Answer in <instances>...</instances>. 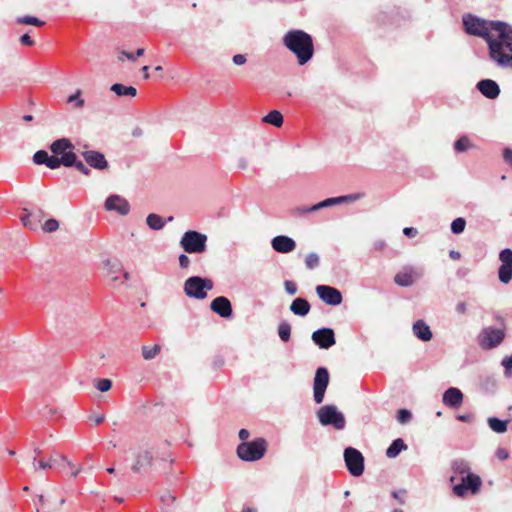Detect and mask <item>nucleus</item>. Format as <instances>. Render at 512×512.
I'll return each instance as SVG.
<instances>
[{
  "mask_svg": "<svg viewBox=\"0 0 512 512\" xmlns=\"http://www.w3.org/2000/svg\"><path fill=\"white\" fill-rule=\"evenodd\" d=\"M463 25L467 34L483 38L487 42L489 57L491 45H500L512 32V26L505 22L488 21L470 14L463 17Z\"/></svg>",
  "mask_w": 512,
  "mask_h": 512,
  "instance_id": "obj_1",
  "label": "nucleus"
},
{
  "mask_svg": "<svg viewBox=\"0 0 512 512\" xmlns=\"http://www.w3.org/2000/svg\"><path fill=\"white\" fill-rule=\"evenodd\" d=\"M283 44L296 55L300 65L306 64L313 56L312 37L303 30H290L283 37Z\"/></svg>",
  "mask_w": 512,
  "mask_h": 512,
  "instance_id": "obj_2",
  "label": "nucleus"
},
{
  "mask_svg": "<svg viewBox=\"0 0 512 512\" xmlns=\"http://www.w3.org/2000/svg\"><path fill=\"white\" fill-rule=\"evenodd\" d=\"M268 443L264 438H256L242 442L237 446V456L245 462H255L262 459L267 451Z\"/></svg>",
  "mask_w": 512,
  "mask_h": 512,
  "instance_id": "obj_3",
  "label": "nucleus"
},
{
  "mask_svg": "<svg viewBox=\"0 0 512 512\" xmlns=\"http://www.w3.org/2000/svg\"><path fill=\"white\" fill-rule=\"evenodd\" d=\"M207 240L206 234L196 230H188L182 235L179 244L185 253L202 254L207 249Z\"/></svg>",
  "mask_w": 512,
  "mask_h": 512,
  "instance_id": "obj_4",
  "label": "nucleus"
},
{
  "mask_svg": "<svg viewBox=\"0 0 512 512\" xmlns=\"http://www.w3.org/2000/svg\"><path fill=\"white\" fill-rule=\"evenodd\" d=\"M214 283L209 278L191 276L184 282L183 289L189 298L203 300L207 297V291L212 290Z\"/></svg>",
  "mask_w": 512,
  "mask_h": 512,
  "instance_id": "obj_5",
  "label": "nucleus"
},
{
  "mask_svg": "<svg viewBox=\"0 0 512 512\" xmlns=\"http://www.w3.org/2000/svg\"><path fill=\"white\" fill-rule=\"evenodd\" d=\"M131 470L137 474L146 473L153 465L154 453L148 445L131 449Z\"/></svg>",
  "mask_w": 512,
  "mask_h": 512,
  "instance_id": "obj_6",
  "label": "nucleus"
},
{
  "mask_svg": "<svg viewBox=\"0 0 512 512\" xmlns=\"http://www.w3.org/2000/svg\"><path fill=\"white\" fill-rule=\"evenodd\" d=\"M490 58L501 68H512V32L500 45H491Z\"/></svg>",
  "mask_w": 512,
  "mask_h": 512,
  "instance_id": "obj_7",
  "label": "nucleus"
},
{
  "mask_svg": "<svg viewBox=\"0 0 512 512\" xmlns=\"http://www.w3.org/2000/svg\"><path fill=\"white\" fill-rule=\"evenodd\" d=\"M317 416L323 426H333L337 430H342L345 427L344 415L334 405L322 406L318 410Z\"/></svg>",
  "mask_w": 512,
  "mask_h": 512,
  "instance_id": "obj_8",
  "label": "nucleus"
},
{
  "mask_svg": "<svg viewBox=\"0 0 512 512\" xmlns=\"http://www.w3.org/2000/svg\"><path fill=\"white\" fill-rule=\"evenodd\" d=\"M482 486V480L477 474H468L460 477V483L454 485L453 493L458 497H465L468 492L475 495Z\"/></svg>",
  "mask_w": 512,
  "mask_h": 512,
  "instance_id": "obj_9",
  "label": "nucleus"
},
{
  "mask_svg": "<svg viewBox=\"0 0 512 512\" xmlns=\"http://www.w3.org/2000/svg\"><path fill=\"white\" fill-rule=\"evenodd\" d=\"M344 461L349 473L354 477H359L364 471V457L362 453L353 447H347L344 450Z\"/></svg>",
  "mask_w": 512,
  "mask_h": 512,
  "instance_id": "obj_10",
  "label": "nucleus"
},
{
  "mask_svg": "<svg viewBox=\"0 0 512 512\" xmlns=\"http://www.w3.org/2000/svg\"><path fill=\"white\" fill-rule=\"evenodd\" d=\"M424 275L421 267L405 266L394 276V282L401 287H410Z\"/></svg>",
  "mask_w": 512,
  "mask_h": 512,
  "instance_id": "obj_11",
  "label": "nucleus"
},
{
  "mask_svg": "<svg viewBox=\"0 0 512 512\" xmlns=\"http://www.w3.org/2000/svg\"><path fill=\"white\" fill-rule=\"evenodd\" d=\"M329 384V372L325 367H319L316 370L313 382V396L317 404L323 402L325 391Z\"/></svg>",
  "mask_w": 512,
  "mask_h": 512,
  "instance_id": "obj_12",
  "label": "nucleus"
},
{
  "mask_svg": "<svg viewBox=\"0 0 512 512\" xmlns=\"http://www.w3.org/2000/svg\"><path fill=\"white\" fill-rule=\"evenodd\" d=\"M505 333L502 329L488 327L479 336V345L486 350L499 345L504 339Z\"/></svg>",
  "mask_w": 512,
  "mask_h": 512,
  "instance_id": "obj_13",
  "label": "nucleus"
},
{
  "mask_svg": "<svg viewBox=\"0 0 512 512\" xmlns=\"http://www.w3.org/2000/svg\"><path fill=\"white\" fill-rule=\"evenodd\" d=\"M33 468L34 470L41 469H51L52 467L63 468L64 466L72 467L73 463L67 459L66 456L53 452L47 461L39 460L37 461L36 456L33 458Z\"/></svg>",
  "mask_w": 512,
  "mask_h": 512,
  "instance_id": "obj_14",
  "label": "nucleus"
},
{
  "mask_svg": "<svg viewBox=\"0 0 512 512\" xmlns=\"http://www.w3.org/2000/svg\"><path fill=\"white\" fill-rule=\"evenodd\" d=\"M316 293L318 297L328 305L337 306L341 304L343 300L341 292L328 285H318L316 287Z\"/></svg>",
  "mask_w": 512,
  "mask_h": 512,
  "instance_id": "obj_15",
  "label": "nucleus"
},
{
  "mask_svg": "<svg viewBox=\"0 0 512 512\" xmlns=\"http://www.w3.org/2000/svg\"><path fill=\"white\" fill-rule=\"evenodd\" d=\"M313 342L321 349H329L335 343V333L331 328H321L312 333Z\"/></svg>",
  "mask_w": 512,
  "mask_h": 512,
  "instance_id": "obj_16",
  "label": "nucleus"
},
{
  "mask_svg": "<svg viewBox=\"0 0 512 512\" xmlns=\"http://www.w3.org/2000/svg\"><path fill=\"white\" fill-rule=\"evenodd\" d=\"M105 209L107 211H114L122 216L130 212L129 202L120 195H111L105 200Z\"/></svg>",
  "mask_w": 512,
  "mask_h": 512,
  "instance_id": "obj_17",
  "label": "nucleus"
},
{
  "mask_svg": "<svg viewBox=\"0 0 512 512\" xmlns=\"http://www.w3.org/2000/svg\"><path fill=\"white\" fill-rule=\"evenodd\" d=\"M210 309L222 318H230L233 313L231 302L225 296L216 297L211 302Z\"/></svg>",
  "mask_w": 512,
  "mask_h": 512,
  "instance_id": "obj_18",
  "label": "nucleus"
},
{
  "mask_svg": "<svg viewBox=\"0 0 512 512\" xmlns=\"http://www.w3.org/2000/svg\"><path fill=\"white\" fill-rule=\"evenodd\" d=\"M82 156L86 163L94 169L104 170L108 167V162L104 154L98 151L85 150L82 152Z\"/></svg>",
  "mask_w": 512,
  "mask_h": 512,
  "instance_id": "obj_19",
  "label": "nucleus"
},
{
  "mask_svg": "<svg viewBox=\"0 0 512 512\" xmlns=\"http://www.w3.org/2000/svg\"><path fill=\"white\" fill-rule=\"evenodd\" d=\"M38 502L40 507H37V512H60L61 507L65 504V499L61 498L58 501L51 496L39 495Z\"/></svg>",
  "mask_w": 512,
  "mask_h": 512,
  "instance_id": "obj_20",
  "label": "nucleus"
},
{
  "mask_svg": "<svg viewBox=\"0 0 512 512\" xmlns=\"http://www.w3.org/2000/svg\"><path fill=\"white\" fill-rule=\"evenodd\" d=\"M271 246L276 252L287 254L296 248V242L289 236L278 235L272 239Z\"/></svg>",
  "mask_w": 512,
  "mask_h": 512,
  "instance_id": "obj_21",
  "label": "nucleus"
},
{
  "mask_svg": "<svg viewBox=\"0 0 512 512\" xmlns=\"http://www.w3.org/2000/svg\"><path fill=\"white\" fill-rule=\"evenodd\" d=\"M476 87L480 93L488 99H496L500 94L499 85L492 79L480 80Z\"/></svg>",
  "mask_w": 512,
  "mask_h": 512,
  "instance_id": "obj_22",
  "label": "nucleus"
},
{
  "mask_svg": "<svg viewBox=\"0 0 512 512\" xmlns=\"http://www.w3.org/2000/svg\"><path fill=\"white\" fill-rule=\"evenodd\" d=\"M463 393L456 387L448 388L442 395V402L450 408H458L463 403Z\"/></svg>",
  "mask_w": 512,
  "mask_h": 512,
  "instance_id": "obj_23",
  "label": "nucleus"
},
{
  "mask_svg": "<svg viewBox=\"0 0 512 512\" xmlns=\"http://www.w3.org/2000/svg\"><path fill=\"white\" fill-rule=\"evenodd\" d=\"M412 332L417 339L423 342H428L433 337L430 326L422 319H419L413 323Z\"/></svg>",
  "mask_w": 512,
  "mask_h": 512,
  "instance_id": "obj_24",
  "label": "nucleus"
},
{
  "mask_svg": "<svg viewBox=\"0 0 512 512\" xmlns=\"http://www.w3.org/2000/svg\"><path fill=\"white\" fill-rule=\"evenodd\" d=\"M310 304L304 298H296L290 305V311L297 316H306L310 311Z\"/></svg>",
  "mask_w": 512,
  "mask_h": 512,
  "instance_id": "obj_25",
  "label": "nucleus"
},
{
  "mask_svg": "<svg viewBox=\"0 0 512 512\" xmlns=\"http://www.w3.org/2000/svg\"><path fill=\"white\" fill-rule=\"evenodd\" d=\"M408 446L403 439H395L386 450V456L390 459L396 458L402 451L407 450Z\"/></svg>",
  "mask_w": 512,
  "mask_h": 512,
  "instance_id": "obj_26",
  "label": "nucleus"
},
{
  "mask_svg": "<svg viewBox=\"0 0 512 512\" xmlns=\"http://www.w3.org/2000/svg\"><path fill=\"white\" fill-rule=\"evenodd\" d=\"M72 148L73 145L67 138L58 139L50 145V150L52 151V153L61 156L63 155V153H66V150Z\"/></svg>",
  "mask_w": 512,
  "mask_h": 512,
  "instance_id": "obj_27",
  "label": "nucleus"
},
{
  "mask_svg": "<svg viewBox=\"0 0 512 512\" xmlns=\"http://www.w3.org/2000/svg\"><path fill=\"white\" fill-rule=\"evenodd\" d=\"M452 470L455 474L460 477H464L468 474H473L469 463L464 459H456L452 462Z\"/></svg>",
  "mask_w": 512,
  "mask_h": 512,
  "instance_id": "obj_28",
  "label": "nucleus"
},
{
  "mask_svg": "<svg viewBox=\"0 0 512 512\" xmlns=\"http://www.w3.org/2000/svg\"><path fill=\"white\" fill-rule=\"evenodd\" d=\"M487 423L489 428L496 432V433H505L508 428V421L507 420H501L497 417H489L487 419Z\"/></svg>",
  "mask_w": 512,
  "mask_h": 512,
  "instance_id": "obj_29",
  "label": "nucleus"
},
{
  "mask_svg": "<svg viewBox=\"0 0 512 512\" xmlns=\"http://www.w3.org/2000/svg\"><path fill=\"white\" fill-rule=\"evenodd\" d=\"M111 91H113L117 96H130L134 97L137 94V90L133 86H125L121 83H115L111 86Z\"/></svg>",
  "mask_w": 512,
  "mask_h": 512,
  "instance_id": "obj_30",
  "label": "nucleus"
},
{
  "mask_svg": "<svg viewBox=\"0 0 512 512\" xmlns=\"http://www.w3.org/2000/svg\"><path fill=\"white\" fill-rule=\"evenodd\" d=\"M105 267L107 269V275L111 280L117 281L119 279L117 274L122 271L121 264L118 261L107 260L105 262Z\"/></svg>",
  "mask_w": 512,
  "mask_h": 512,
  "instance_id": "obj_31",
  "label": "nucleus"
},
{
  "mask_svg": "<svg viewBox=\"0 0 512 512\" xmlns=\"http://www.w3.org/2000/svg\"><path fill=\"white\" fill-rule=\"evenodd\" d=\"M263 122L275 127H281L283 124V116L278 110H272L263 117Z\"/></svg>",
  "mask_w": 512,
  "mask_h": 512,
  "instance_id": "obj_32",
  "label": "nucleus"
},
{
  "mask_svg": "<svg viewBox=\"0 0 512 512\" xmlns=\"http://www.w3.org/2000/svg\"><path fill=\"white\" fill-rule=\"evenodd\" d=\"M146 223L152 230H161L165 225L163 218L154 213H151L146 217Z\"/></svg>",
  "mask_w": 512,
  "mask_h": 512,
  "instance_id": "obj_33",
  "label": "nucleus"
},
{
  "mask_svg": "<svg viewBox=\"0 0 512 512\" xmlns=\"http://www.w3.org/2000/svg\"><path fill=\"white\" fill-rule=\"evenodd\" d=\"M142 356L145 360L154 359L161 351V346L156 344L154 346H142Z\"/></svg>",
  "mask_w": 512,
  "mask_h": 512,
  "instance_id": "obj_34",
  "label": "nucleus"
},
{
  "mask_svg": "<svg viewBox=\"0 0 512 512\" xmlns=\"http://www.w3.org/2000/svg\"><path fill=\"white\" fill-rule=\"evenodd\" d=\"M473 145L471 143V140L468 136H461L455 143H454V149L458 153L465 152L472 148Z\"/></svg>",
  "mask_w": 512,
  "mask_h": 512,
  "instance_id": "obj_35",
  "label": "nucleus"
},
{
  "mask_svg": "<svg viewBox=\"0 0 512 512\" xmlns=\"http://www.w3.org/2000/svg\"><path fill=\"white\" fill-rule=\"evenodd\" d=\"M498 277L500 282L509 283L512 279V266L501 265L498 269Z\"/></svg>",
  "mask_w": 512,
  "mask_h": 512,
  "instance_id": "obj_36",
  "label": "nucleus"
},
{
  "mask_svg": "<svg viewBox=\"0 0 512 512\" xmlns=\"http://www.w3.org/2000/svg\"><path fill=\"white\" fill-rule=\"evenodd\" d=\"M278 335L280 339L287 342L291 336V326L288 322L283 321L278 326Z\"/></svg>",
  "mask_w": 512,
  "mask_h": 512,
  "instance_id": "obj_37",
  "label": "nucleus"
},
{
  "mask_svg": "<svg viewBox=\"0 0 512 512\" xmlns=\"http://www.w3.org/2000/svg\"><path fill=\"white\" fill-rule=\"evenodd\" d=\"M320 264V258L319 255L315 252H311L306 255L305 258V265L308 269L313 270L317 268Z\"/></svg>",
  "mask_w": 512,
  "mask_h": 512,
  "instance_id": "obj_38",
  "label": "nucleus"
},
{
  "mask_svg": "<svg viewBox=\"0 0 512 512\" xmlns=\"http://www.w3.org/2000/svg\"><path fill=\"white\" fill-rule=\"evenodd\" d=\"M17 23L25 25L42 26L44 22L34 16H21L16 19Z\"/></svg>",
  "mask_w": 512,
  "mask_h": 512,
  "instance_id": "obj_39",
  "label": "nucleus"
},
{
  "mask_svg": "<svg viewBox=\"0 0 512 512\" xmlns=\"http://www.w3.org/2000/svg\"><path fill=\"white\" fill-rule=\"evenodd\" d=\"M466 227V220L462 217L454 219L451 223V231L454 234H461Z\"/></svg>",
  "mask_w": 512,
  "mask_h": 512,
  "instance_id": "obj_40",
  "label": "nucleus"
},
{
  "mask_svg": "<svg viewBox=\"0 0 512 512\" xmlns=\"http://www.w3.org/2000/svg\"><path fill=\"white\" fill-rule=\"evenodd\" d=\"M60 160H61V165H64L66 167H73L75 165V163L77 162V156L75 153L69 151V152L63 153Z\"/></svg>",
  "mask_w": 512,
  "mask_h": 512,
  "instance_id": "obj_41",
  "label": "nucleus"
},
{
  "mask_svg": "<svg viewBox=\"0 0 512 512\" xmlns=\"http://www.w3.org/2000/svg\"><path fill=\"white\" fill-rule=\"evenodd\" d=\"M499 260L501 265L512 266V249L505 248L499 253Z\"/></svg>",
  "mask_w": 512,
  "mask_h": 512,
  "instance_id": "obj_42",
  "label": "nucleus"
},
{
  "mask_svg": "<svg viewBox=\"0 0 512 512\" xmlns=\"http://www.w3.org/2000/svg\"><path fill=\"white\" fill-rule=\"evenodd\" d=\"M396 419L400 424H407L412 419V413L407 409H400L397 412Z\"/></svg>",
  "mask_w": 512,
  "mask_h": 512,
  "instance_id": "obj_43",
  "label": "nucleus"
},
{
  "mask_svg": "<svg viewBox=\"0 0 512 512\" xmlns=\"http://www.w3.org/2000/svg\"><path fill=\"white\" fill-rule=\"evenodd\" d=\"M59 228V223L56 219H48L42 226L44 232H55Z\"/></svg>",
  "mask_w": 512,
  "mask_h": 512,
  "instance_id": "obj_44",
  "label": "nucleus"
},
{
  "mask_svg": "<svg viewBox=\"0 0 512 512\" xmlns=\"http://www.w3.org/2000/svg\"><path fill=\"white\" fill-rule=\"evenodd\" d=\"M48 156L45 150H39L33 155V161L37 165L46 164Z\"/></svg>",
  "mask_w": 512,
  "mask_h": 512,
  "instance_id": "obj_45",
  "label": "nucleus"
},
{
  "mask_svg": "<svg viewBox=\"0 0 512 512\" xmlns=\"http://www.w3.org/2000/svg\"><path fill=\"white\" fill-rule=\"evenodd\" d=\"M81 91L77 90L73 95L69 96L67 99L68 103H75V106L78 108L83 107L84 100L80 98Z\"/></svg>",
  "mask_w": 512,
  "mask_h": 512,
  "instance_id": "obj_46",
  "label": "nucleus"
},
{
  "mask_svg": "<svg viewBox=\"0 0 512 512\" xmlns=\"http://www.w3.org/2000/svg\"><path fill=\"white\" fill-rule=\"evenodd\" d=\"M112 382L109 379H99L96 383V388L100 392H107L111 389Z\"/></svg>",
  "mask_w": 512,
  "mask_h": 512,
  "instance_id": "obj_47",
  "label": "nucleus"
},
{
  "mask_svg": "<svg viewBox=\"0 0 512 512\" xmlns=\"http://www.w3.org/2000/svg\"><path fill=\"white\" fill-rule=\"evenodd\" d=\"M501 364H502V366L505 369V375L507 377H511L512 376V355L508 356V357H505L502 360Z\"/></svg>",
  "mask_w": 512,
  "mask_h": 512,
  "instance_id": "obj_48",
  "label": "nucleus"
},
{
  "mask_svg": "<svg viewBox=\"0 0 512 512\" xmlns=\"http://www.w3.org/2000/svg\"><path fill=\"white\" fill-rule=\"evenodd\" d=\"M50 169H57L61 166V160L55 156H48L47 162L45 164Z\"/></svg>",
  "mask_w": 512,
  "mask_h": 512,
  "instance_id": "obj_49",
  "label": "nucleus"
},
{
  "mask_svg": "<svg viewBox=\"0 0 512 512\" xmlns=\"http://www.w3.org/2000/svg\"><path fill=\"white\" fill-rule=\"evenodd\" d=\"M322 204H323L324 208H327V207H331L333 205L343 204V199H342L341 196L333 197V198H327V199L322 201Z\"/></svg>",
  "mask_w": 512,
  "mask_h": 512,
  "instance_id": "obj_50",
  "label": "nucleus"
},
{
  "mask_svg": "<svg viewBox=\"0 0 512 512\" xmlns=\"http://www.w3.org/2000/svg\"><path fill=\"white\" fill-rule=\"evenodd\" d=\"M284 288H285L286 293L289 295H294L297 292V286H296L295 282H293L291 280H286L284 282Z\"/></svg>",
  "mask_w": 512,
  "mask_h": 512,
  "instance_id": "obj_51",
  "label": "nucleus"
},
{
  "mask_svg": "<svg viewBox=\"0 0 512 512\" xmlns=\"http://www.w3.org/2000/svg\"><path fill=\"white\" fill-rule=\"evenodd\" d=\"M362 194L360 193H357V194H350V195H345V196H341L342 199H343V203H351V202H355L357 200H359L360 198H362Z\"/></svg>",
  "mask_w": 512,
  "mask_h": 512,
  "instance_id": "obj_52",
  "label": "nucleus"
},
{
  "mask_svg": "<svg viewBox=\"0 0 512 512\" xmlns=\"http://www.w3.org/2000/svg\"><path fill=\"white\" fill-rule=\"evenodd\" d=\"M73 167H75L79 172H81L84 175H89L90 173L89 168L82 161L77 160Z\"/></svg>",
  "mask_w": 512,
  "mask_h": 512,
  "instance_id": "obj_53",
  "label": "nucleus"
},
{
  "mask_svg": "<svg viewBox=\"0 0 512 512\" xmlns=\"http://www.w3.org/2000/svg\"><path fill=\"white\" fill-rule=\"evenodd\" d=\"M232 61L235 65L241 66L246 63L247 58L244 54H236L233 56Z\"/></svg>",
  "mask_w": 512,
  "mask_h": 512,
  "instance_id": "obj_54",
  "label": "nucleus"
},
{
  "mask_svg": "<svg viewBox=\"0 0 512 512\" xmlns=\"http://www.w3.org/2000/svg\"><path fill=\"white\" fill-rule=\"evenodd\" d=\"M179 265L181 268H188L190 265V258L186 254L179 255Z\"/></svg>",
  "mask_w": 512,
  "mask_h": 512,
  "instance_id": "obj_55",
  "label": "nucleus"
},
{
  "mask_svg": "<svg viewBox=\"0 0 512 512\" xmlns=\"http://www.w3.org/2000/svg\"><path fill=\"white\" fill-rule=\"evenodd\" d=\"M496 456L499 460H507L509 458V452L505 448H498L496 450Z\"/></svg>",
  "mask_w": 512,
  "mask_h": 512,
  "instance_id": "obj_56",
  "label": "nucleus"
},
{
  "mask_svg": "<svg viewBox=\"0 0 512 512\" xmlns=\"http://www.w3.org/2000/svg\"><path fill=\"white\" fill-rule=\"evenodd\" d=\"M503 158L505 162L512 167V149L505 148L503 151Z\"/></svg>",
  "mask_w": 512,
  "mask_h": 512,
  "instance_id": "obj_57",
  "label": "nucleus"
},
{
  "mask_svg": "<svg viewBox=\"0 0 512 512\" xmlns=\"http://www.w3.org/2000/svg\"><path fill=\"white\" fill-rule=\"evenodd\" d=\"M403 233L407 237H415L418 234V230L414 227H406L403 229Z\"/></svg>",
  "mask_w": 512,
  "mask_h": 512,
  "instance_id": "obj_58",
  "label": "nucleus"
},
{
  "mask_svg": "<svg viewBox=\"0 0 512 512\" xmlns=\"http://www.w3.org/2000/svg\"><path fill=\"white\" fill-rule=\"evenodd\" d=\"M20 43L23 45L32 46L34 44V41L28 34H24L20 37Z\"/></svg>",
  "mask_w": 512,
  "mask_h": 512,
  "instance_id": "obj_59",
  "label": "nucleus"
},
{
  "mask_svg": "<svg viewBox=\"0 0 512 512\" xmlns=\"http://www.w3.org/2000/svg\"><path fill=\"white\" fill-rule=\"evenodd\" d=\"M308 207L309 206L296 207L294 209V214L297 215V216H304L307 213H309Z\"/></svg>",
  "mask_w": 512,
  "mask_h": 512,
  "instance_id": "obj_60",
  "label": "nucleus"
},
{
  "mask_svg": "<svg viewBox=\"0 0 512 512\" xmlns=\"http://www.w3.org/2000/svg\"><path fill=\"white\" fill-rule=\"evenodd\" d=\"M455 310L459 314H465L467 311V305L465 302H459L455 306Z\"/></svg>",
  "mask_w": 512,
  "mask_h": 512,
  "instance_id": "obj_61",
  "label": "nucleus"
},
{
  "mask_svg": "<svg viewBox=\"0 0 512 512\" xmlns=\"http://www.w3.org/2000/svg\"><path fill=\"white\" fill-rule=\"evenodd\" d=\"M124 58L131 61H134L136 59L134 54L122 51L121 54L118 56V60L123 61Z\"/></svg>",
  "mask_w": 512,
  "mask_h": 512,
  "instance_id": "obj_62",
  "label": "nucleus"
},
{
  "mask_svg": "<svg viewBox=\"0 0 512 512\" xmlns=\"http://www.w3.org/2000/svg\"><path fill=\"white\" fill-rule=\"evenodd\" d=\"M238 436L242 440V442H248L247 439L250 436V432L247 429H240Z\"/></svg>",
  "mask_w": 512,
  "mask_h": 512,
  "instance_id": "obj_63",
  "label": "nucleus"
},
{
  "mask_svg": "<svg viewBox=\"0 0 512 512\" xmlns=\"http://www.w3.org/2000/svg\"><path fill=\"white\" fill-rule=\"evenodd\" d=\"M21 221L23 223L24 226L26 227H29L31 229H34L35 226L32 225L31 221H30V214H27V215H24L21 217Z\"/></svg>",
  "mask_w": 512,
  "mask_h": 512,
  "instance_id": "obj_64",
  "label": "nucleus"
}]
</instances>
